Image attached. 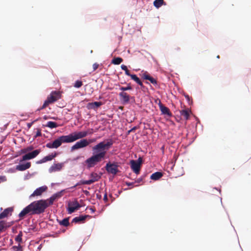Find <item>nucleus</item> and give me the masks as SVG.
Masks as SVG:
<instances>
[{
	"label": "nucleus",
	"instance_id": "1",
	"mask_svg": "<svg viewBox=\"0 0 251 251\" xmlns=\"http://www.w3.org/2000/svg\"><path fill=\"white\" fill-rule=\"evenodd\" d=\"M64 190H61L53 194L47 200L35 201L25 207L19 214V217L23 219L26 215H39L44 213L45 209L50 205H52L53 201L59 198Z\"/></svg>",
	"mask_w": 251,
	"mask_h": 251
},
{
	"label": "nucleus",
	"instance_id": "2",
	"mask_svg": "<svg viewBox=\"0 0 251 251\" xmlns=\"http://www.w3.org/2000/svg\"><path fill=\"white\" fill-rule=\"evenodd\" d=\"M114 144L112 139H108L106 142L101 141L92 147V155L85 161L87 169L94 167L98 163L100 162L106 157L108 151Z\"/></svg>",
	"mask_w": 251,
	"mask_h": 251
},
{
	"label": "nucleus",
	"instance_id": "3",
	"mask_svg": "<svg viewBox=\"0 0 251 251\" xmlns=\"http://www.w3.org/2000/svg\"><path fill=\"white\" fill-rule=\"evenodd\" d=\"M72 133L67 135H62L55 139L52 142H49L46 147L49 149H57L62 143H69L74 142Z\"/></svg>",
	"mask_w": 251,
	"mask_h": 251
},
{
	"label": "nucleus",
	"instance_id": "4",
	"mask_svg": "<svg viewBox=\"0 0 251 251\" xmlns=\"http://www.w3.org/2000/svg\"><path fill=\"white\" fill-rule=\"evenodd\" d=\"M41 152L40 149H37L32 151L30 152L27 153L25 148L17 152L15 157H17L22 154H25L23 155L22 158L19 160L20 162H23L26 160H29L35 158Z\"/></svg>",
	"mask_w": 251,
	"mask_h": 251
},
{
	"label": "nucleus",
	"instance_id": "5",
	"mask_svg": "<svg viewBox=\"0 0 251 251\" xmlns=\"http://www.w3.org/2000/svg\"><path fill=\"white\" fill-rule=\"evenodd\" d=\"M118 167L119 165L117 162H113L111 163L109 161L106 164L105 168L108 174L116 175L120 172L118 169Z\"/></svg>",
	"mask_w": 251,
	"mask_h": 251
},
{
	"label": "nucleus",
	"instance_id": "6",
	"mask_svg": "<svg viewBox=\"0 0 251 251\" xmlns=\"http://www.w3.org/2000/svg\"><path fill=\"white\" fill-rule=\"evenodd\" d=\"M82 206L78 203L76 199H75L73 201H69L67 207L68 213L71 214L75 210L79 209Z\"/></svg>",
	"mask_w": 251,
	"mask_h": 251
},
{
	"label": "nucleus",
	"instance_id": "7",
	"mask_svg": "<svg viewBox=\"0 0 251 251\" xmlns=\"http://www.w3.org/2000/svg\"><path fill=\"white\" fill-rule=\"evenodd\" d=\"M90 142L88 141L86 139H82L76 142L71 148L72 151L85 148L88 146L90 144Z\"/></svg>",
	"mask_w": 251,
	"mask_h": 251
},
{
	"label": "nucleus",
	"instance_id": "8",
	"mask_svg": "<svg viewBox=\"0 0 251 251\" xmlns=\"http://www.w3.org/2000/svg\"><path fill=\"white\" fill-rule=\"evenodd\" d=\"M74 141H75L78 139H82V138L85 137L88 134L87 131H81L79 132H74L72 133Z\"/></svg>",
	"mask_w": 251,
	"mask_h": 251
},
{
	"label": "nucleus",
	"instance_id": "9",
	"mask_svg": "<svg viewBox=\"0 0 251 251\" xmlns=\"http://www.w3.org/2000/svg\"><path fill=\"white\" fill-rule=\"evenodd\" d=\"M119 96L121 102L124 104L128 103L131 99H134V97H131L127 93L124 92H120Z\"/></svg>",
	"mask_w": 251,
	"mask_h": 251
},
{
	"label": "nucleus",
	"instance_id": "10",
	"mask_svg": "<svg viewBox=\"0 0 251 251\" xmlns=\"http://www.w3.org/2000/svg\"><path fill=\"white\" fill-rule=\"evenodd\" d=\"M60 98V94L59 92L54 91H52L50 95L48 96L47 100H49L50 102L53 103L56 101L58 99H59Z\"/></svg>",
	"mask_w": 251,
	"mask_h": 251
},
{
	"label": "nucleus",
	"instance_id": "11",
	"mask_svg": "<svg viewBox=\"0 0 251 251\" xmlns=\"http://www.w3.org/2000/svg\"><path fill=\"white\" fill-rule=\"evenodd\" d=\"M129 164L130 165V168L133 172L138 175L140 173V170L141 168V166L139 165L134 160L132 159L129 161Z\"/></svg>",
	"mask_w": 251,
	"mask_h": 251
},
{
	"label": "nucleus",
	"instance_id": "12",
	"mask_svg": "<svg viewBox=\"0 0 251 251\" xmlns=\"http://www.w3.org/2000/svg\"><path fill=\"white\" fill-rule=\"evenodd\" d=\"M90 179L87 180L88 185H90L97 181H98L101 177L97 173L92 172L89 176Z\"/></svg>",
	"mask_w": 251,
	"mask_h": 251
},
{
	"label": "nucleus",
	"instance_id": "13",
	"mask_svg": "<svg viewBox=\"0 0 251 251\" xmlns=\"http://www.w3.org/2000/svg\"><path fill=\"white\" fill-rule=\"evenodd\" d=\"M64 163H65L64 162L58 163L57 164L54 163L49 169V172L50 173H51L52 172L60 171L62 169V167L64 166Z\"/></svg>",
	"mask_w": 251,
	"mask_h": 251
},
{
	"label": "nucleus",
	"instance_id": "14",
	"mask_svg": "<svg viewBox=\"0 0 251 251\" xmlns=\"http://www.w3.org/2000/svg\"><path fill=\"white\" fill-rule=\"evenodd\" d=\"M31 167V163L30 162H26L23 163L20 162V163L16 166V170L19 171H24Z\"/></svg>",
	"mask_w": 251,
	"mask_h": 251
},
{
	"label": "nucleus",
	"instance_id": "15",
	"mask_svg": "<svg viewBox=\"0 0 251 251\" xmlns=\"http://www.w3.org/2000/svg\"><path fill=\"white\" fill-rule=\"evenodd\" d=\"M48 187L44 185L36 188L34 191L30 196V197H34L35 196H40L44 192L46 191Z\"/></svg>",
	"mask_w": 251,
	"mask_h": 251
},
{
	"label": "nucleus",
	"instance_id": "16",
	"mask_svg": "<svg viewBox=\"0 0 251 251\" xmlns=\"http://www.w3.org/2000/svg\"><path fill=\"white\" fill-rule=\"evenodd\" d=\"M88 215H80L78 216L75 217L72 221V223L78 224L79 223H84L87 217H90Z\"/></svg>",
	"mask_w": 251,
	"mask_h": 251
},
{
	"label": "nucleus",
	"instance_id": "17",
	"mask_svg": "<svg viewBox=\"0 0 251 251\" xmlns=\"http://www.w3.org/2000/svg\"><path fill=\"white\" fill-rule=\"evenodd\" d=\"M159 109L162 115H167L170 117L172 116L173 115L170 112L169 109L164 106L163 104H159Z\"/></svg>",
	"mask_w": 251,
	"mask_h": 251
},
{
	"label": "nucleus",
	"instance_id": "18",
	"mask_svg": "<svg viewBox=\"0 0 251 251\" xmlns=\"http://www.w3.org/2000/svg\"><path fill=\"white\" fill-rule=\"evenodd\" d=\"M13 208L12 207H10L4 209L3 212L0 213V220L5 217H7L9 214H11V213L13 212Z\"/></svg>",
	"mask_w": 251,
	"mask_h": 251
},
{
	"label": "nucleus",
	"instance_id": "19",
	"mask_svg": "<svg viewBox=\"0 0 251 251\" xmlns=\"http://www.w3.org/2000/svg\"><path fill=\"white\" fill-rule=\"evenodd\" d=\"M163 176V174L161 172H156L154 173H153L151 176L150 178L151 180L156 181L159 180L160 178H161Z\"/></svg>",
	"mask_w": 251,
	"mask_h": 251
},
{
	"label": "nucleus",
	"instance_id": "20",
	"mask_svg": "<svg viewBox=\"0 0 251 251\" xmlns=\"http://www.w3.org/2000/svg\"><path fill=\"white\" fill-rule=\"evenodd\" d=\"M103 104V103L101 101H94L93 102H90L88 104V107L89 109H97L100 107Z\"/></svg>",
	"mask_w": 251,
	"mask_h": 251
},
{
	"label": "nucleus",
	"instance_id": "21",
	"mask_svg": "<svg viewBox=\"0 0 251 251\" xmlns=\"http://www.w3.org/2000/svg\"><path fill=\"white\" fill-rule=\"evenodd\" d=\"M57 221L60 226H62L65 227H67L70 225L69 217L65 218L62 220L57 219Z\"/></svg>",
	"mask_w": 251,
	"mask_h": 251
},
{
	"label": "nucleus",
	"instance_id": "22",
	"mask_svg": "<svg viewBox=\"0 0 251 251\" xmlns=\"http://www.w3.org/2000/svg\"><path fill=\"white\" fill-rule=\"evenodd\" d=\"M131 79L136 82L138 85H139L142 88H144L145 87L143 85L141 79L137 76L135 74H132V75L130 76Z\"/></svg>",
	"mask_w": 251,
	"mask_h": 251
},
{
	"label": "nucleus",
	"instance_id": "23",
	"mask_svg": "<svg viewBox=\"0 0 251 251\" xmlns=\"http://www.w3.org/2000/svg\"><path fill=\"white\" fill-rule=\"evenodd\" d=\"M57 155V153L56 152H54L51 153L49 154L48 155L45 156L44 157L45 162L49 161H51L54 157H55Z\"/></svg>",
	"mask_w": 251,
	"mask_h": 251
},
{
	"label": "nucleus",
	"instance_id": "24",
	"mask_svg": "<svg viewBox=\"0 0 251 251\" xmlns=\"http://www.w3.org/2000/svg\"><path fill=\"white\" fill-rule=\"evenodd\" d=\"M153 4L154 6L157 9L159 8L163 5H166V3L164 2V0H155Z\"/></svg>",
	"mask_w": 251,
	"mask_h": 251
},
{
	"label": "nucleus",
	"instance_id": "25",
	"mask_svg": "<svg viewBox=\"0 0 251 251\" xmlns=\"http://www.w3.org/2000/svg\"><path fill=\"white\" fill-rule=\"evenodd\" d=\"M46 126L49 127L51 129L55 128L58 127V124L53 121H49L47 122V124L45 125Z\"/></svg>",
	"mask_w": 251,
	"mask_h": 251
},
{
	"label": "nucleus",
	"instance_id": "26",
	"mask_svg": "<svg viewBox=\"0 0 251 251\" xmlns=\"http://www.w3.org/2000/svg\"><path fill=\"white\" fill-rule=\"evenodd\" d=\"M119 90L122 92H125L126 91L132 90L131 84L130 83H127L126 86H119Z\"/></svg>",
	"mask_w": 251,
	"mask_h": 251
},
{
	"label": "nucleus",
	"instance_id": "27",
	"mask_svg": "<svg viewBox=\"0 0 251 251\" xmlns=\"http://www.w3.org/2000/svg\"><path fill=\"white\" fill-rule=\"evenodd\" d=\"M123 61V59L120 57H114L111 60V63L114 65H119Z\"/></svg>",
	"mask_w": 251,
	"mask_h": 251
},
{
	"label": "nucleus",
	"instance_id": "28",
	"mask_svg": "<svg viewBox=\"0 0 251 251\" xmlns=\"http://www.w3.org/2000/svg\"><path fill=\"white\" fill-rule=\"evenodd\" d=\"M180 114L184 116L186 120H188L190 117L189 111L188 109H183L180 111Z\"/></svg>",
	"mask_w": 251,
	"mask_h": 251
},
{
	"label": "nucleus",
	"instance_id": "29",
	"mask_svg": "<svg viewBox=\"0 0 251 251\" xmlns=\"http://www.w3.org/2000/svg\"><path fill=\"white\" fill-rule=\"evenodd\" d=\"M80 185H88L87 180H83V179L80 180L79 181H78L77 183H76L74 186H72L71 187V189L75 188L77 186Z\"/></svg>",
	"mask_w": 251,
	"mask_h": 251
},
{
	"label": "nucleus",
	"instance_id": "30",
	"mask_svg": "<svg viewBox=\"0 0 251 251\" xmlns=\"http://www.w3.org/2000/svg\"><path fill=\"white\" fill-rule=\"evenodd\" d=\"M22 236H23V233L21 231L19 233V234L16 236L15 240L16 242L22 243Z\"/></svg>",
	"mask_w": 251,
	"mask_h": 251
},
{
	"label": "nucleus",
	"instance_id": "31",
	"mask_svg": "<svg viewBox=\"0 0 251 251\" xmlns=\"http://www.w3.org/2000/svg\"><path fill=\"white\" fill-rule=\"evenodd\" d=\"M14 221H11L10 222H6V221H4V223H3V225L4 226V230L6 229L10 226H11L12 225L14 224Z\"/></svg>",
	"mask_w": 251,
	"mask_h": 251
},
{
	"label": "nucleus",
	"instance_id": "32",
	"mask_svg": "<svg viewBox=\"0 0 251 251\" xmlns=\"http://www.w3.org/2000/svg\"><path fill=\"white\" fill-rule=\"evenodd\" d=\"M83 85V83L81 80H77L75 82V83L74 84V86L75 88H79L81 87Z\"/></svg>",
	"mask_w": 251,
	"mask_h": 251
},
{
	"label": "nucleus",
	"instance_id": "33",
	"mask_svg": "<svg viewBox=\"0 0 251 251\" xmlns=\"http://www.w3.org/2000/svg\"><path fill=\"white\" fill-rule=\"evenodd\" d=\"M183 95L186 99L188 104L190 105H192L193 104V101L190 98L189 96L185 93H184Z\"/></svg>",
	"mask_w": 251,
	"mask_h": 251
},
{
	"label": "nucleus",
	"instance_id": "34",
	"mask_svg": "<svg viewBox=\"0 0 251 251\" xmlns=\"http://www.w3.org/2000/svg\"><path fill=\"white\" fill-rule=\"evenodd\" d=\"M50 103V101L49 100H48L47 99L44 101L42 106L40 107V108L38 109V111H40L42 109H43L44 108H46L47 106H48Z\"/></svg>",
	"mask_w": 251,
	"mask_h": 251
},
{
	"label": "nucleus",
	"instance_id": "35",
	"mask_svg": "<svg viewBox=\"0 0 251 251\" xmlns=\"http://www.w3.org/2000/svg\"><path fill=\"white\" fill-rule=\"evenodd\" d=\"M37 231V229L34 225H31L29 226V227L28 229V232H30L31 231L36 232Z\"/></svg>",
	"mask_w": 251,
	"mask_h": 251
},
{
	"label": "nucleus",
	"instance_id": "36",
	"mask_svg": "<svg viewBox=\"0 0 251 251\" xmlns=\"http://www.w3.org/2000/svg\"><path fill=\"white\" fill-rule=\"evenodd\" d=\"M12 249L14 250V251H22V247L19 244L18 246H14L12 247Z\"/></svg>",
	"mask_w": 251,
	"mask_h": 251
},
{
	"label": "nucleus",
	"instance_id": "37",
	"mask_svg": "<svg viewBox=\"0 0 251 251\" xmlns=\"http://www.w3.org/2000/svg\"><path fill=\"white\" fill-rule=\"evenodd\" d=\"M148 80L150 81L151 83H152L153 85H154L155 86L157 85V80L151 76L149 78V79Z\"/></svg>",
	"mask_w": 251,
	"mask_h": 251
},
{
	"label": "nucleus",
	"instance_id": "38",
	"mask_svg": "<svg viewBox=\"0 0 251 251\" xmlns=\"http://www.w3.org/2000/svg\"><path fill=\"white\" fill-rule=\"evenodd\" d=\"M151 77V75H149L147 72H145V73H144L143 75H142V77L143 79H145V80H149V78Z\"/></svg>",
	"mask_w": 251,
	"mask_h": 251
},
{
	"label": "nucleus",
	"instance_id": "39",
	"mask_svg": "<svg viewBox=\"0 0 251 251\" xmlns=\"http://www.w3.org/2000/svg\"><path fill=\"white\" fill-rule=\"evenodd\" d=\"M147 174H143L140 177L137 178V179L135 181L136 183H140L143 181V180L146 177Z\"/></svg>",
	"mask_w": 251,
	"mask_h": 251
},
{
	"label": "nucleus",
	"instance_id": "40",
	"mask_svg": "<svg viewBox=\"0 0 251 251\" xmlns=\"http://www.w3.org/2000/svg\"><path fill=\"white\" fill-rule=\"evenodd\" d=\"M41 130L40 129H38L35 135L34 136V139L36 138L37 137L41 136Z\"/></svg>",
	"mask_w": 251,
	"mask_h": 251
},
{
	"label": "nucleus",
	"instance_id": "41",
	"mask_svg": "<svg viewBox=\"0 0 251 251\" xmlns=\"http://www.w3.org/2000/svg\"><path fill=\"white\" fill-rule=\"evenodd\" d=\"M26 151L27 153L30 152L31 151H32L34 149V147L32 145H30L29 146H28L26 148H25Z\"/></svg>",
	"mask_w": 251,
	"mask_h": 251
},
{
	"label": "nucleus",
	"instance_id": "42",
	"mask_svg": "<svg viewBox=\"0 0 251 251\" xmlns=\"http://www.w3.org/2000/svg\"><path fill=\"white\" fill-rule=\"evenodd\" d=\"M134 161L141 166V164L143 163V160L142 157L140 156L137 160H134Z\"/></svg>",
	"mask_w": 251,
	"mask_h": 251
},
{
	"label": "nucleus",
	"instance_id": "43",
	"mask_svg": "<svg viewBox=\"0 0 251 251\" xmlns=\"http://www.w3.org/2000/svg\"><path fill=\"white\" fill-rule=\"evenodd\" d=\"M4 223V220H1L0 221V233L4 230L3 224Z\"/></svg>",
	"mask_w": 251,
	"mask_h": 251
},
{
	"label": "nucleus",
	"instance_id": "44",
	"mask_svg": "<svg viewBox=\"0 0 251 251\" xmlns=\"http://www.w3.org/2000/svg\"><path fill=\"white\" fill-rule=\"evenodd\" d=\"M138 127L137 126H134L132 128H131L130 129L128 130L127 132V134L128 135L130 134V132L134 131L135 130L137 129Z\"/></svg>",
	"mask_w": 251,
	"mask_h": 251
},
{
	"label": "nucleus",
	"instance_id": "45",
	"mask_svg": "<svg viewBox=\"0 0 251 251\" xmlns=\"http://www.w3.org/2000/svg\"><path fill=\"white\" fill-rule=\"evenodd\" d=\"M6 181V177L4 176H0V183Z\"/></svg>",
	"mask_w": 251,
	"mask_h": 251
},
{
	"label": "nucleus",
	"instance_id": "46",
	"mask_svg": "<svg viewBox=\"0 0 251 251\" xmlns=\"http://www.w3.org/2000/svg\"><path fill=\"white\" fill-rule=\"evenodd\" d=\"M38 120V119H36L35 120H34L31 123H27V128L29 129L30 128L31 126H32V125L35 122H36Z\"/></svg>",
	"mask_w": 251,
	"mask_h": 251
},
{
	"label": "nucleus",
	"instance_id": "47",
	"mask_svg": "<svg viewBox=\"0 0 251 251\" xmlns=\"http://www.w3.org/2000/svg\"><path fill=\"white\" fill-rule=\"evenodd\" d=\"M31 176V175L28 172L26 175L24 176V179L26 180L28 179Z\"/></svg>",
	"mask_w": 251,
	"mask_h": 251
},
{
	"label": "nucleus",
	"instance_id": "48",
	"mask_svg": "<svg viewBox=\"0 0 251 251\" xmlns=\"http://www.w3.org/2000/svg\"><path fill=\"white\" fill-rule=\"evenodd\" d=\"M135 183H136L135 181L134 182H126V184L128 186H133Z\"/></svg>",
	"mask_w": 251,
	"mask_h": 251
},
{
	"label": "nucleus",
	"instance_id": "49",
	"mask_svg": "<svg viewBox=\"0 0 251 251\" xmlns=\"http://www.w3.org/2000/svg\"><path fill=\"white\" fill-rule=\"evenodd\" d=\"M45 161L44 158L43 157L42 159L37 161L36 162V164H42V163H45Z\"/></svg>",
	"mask_w": 251,
	"mask_h": 251
},
{
	"label": "nucleus",
	"instance_id": "50",
	"mask_svg": "<svg viewBox=\"0 0 251 251\" xmlns=\"http://www.w3.org/2000/svg\"><path fill=\"white\" fill-rule=\"evenodd\" d=\"M155 102L158 105L159 107V104H162L161 101V100L159 98H157L155 100Z\"/></svg>",
	"mask_w": 251,
	"mask_h": 251
},
{
	"label": "nucleus",
	"instance_id": "51",
	"mask_svg": "<svg viewBox=\"0 0 251 251\" xmlns=\"http://www.w3.org/2000/svg\"><path fill=\"white\" fill-rule=\"evenodd\" d=\"M125 72V74L127 76H131L132 75L128 69H126Z\"/></svg>",
	"mask_w": 251,
	"mask_h": 251
},
{
	"label": "nucleus",
	"instance_id": "52",
	"mask_svg": "<svg viewBox=\"0 0 251 251\" xmlns=\"http://www.w3.org/2000/svg\"><path fill=\"white\" fill-rule=\"evenodd\" d=\"M99 67V64H97V63H94L93 65V70L95 71L96 70V69H97V68H98Z\"/></svg>",
	"mask_w": 251,
	"mask_h": 251
},
{
	"label": "nucleus",
	"instance_id": "53",
	"mask_svg": "<svg viewBox=\"0 0 251 251\" xmlns=\"http://www.w3.org/2000/svg\"><path fill=\"white\" fill-rule=\"evenodd\" d=\"M82 192L87 196H89L90 194V192L88 190H83Z\"/></svg>",
	"mask_w": 251,
	"mask_h": 251
},
{
	"label": "nucleus",
	"instance_id": "54",
	"mask_svg": "<svg viewBox=\"0 0 251 251\" xmlns=\"http://www.w3.org/2000/svg\"><path fill=\"white\" fill-rule=\"evenodd\" d=\"M103 201H105V202H107L108 201V198H107V194L106 193H105L104 195V196H103Z\"/></svg>",
	"mask_w": 251,
	"mask_h": 251
},
{
	"label": "nucleus",
	"instance_id": "55",
	"mask_svg": "<svg viewBox=\"0 0 251 251\" xmlns=\"http://www.w3.org/2000/svg\"><path fill=\"white\" fill-rule=\"evenodd\" d=\"M121 68L122 69V70H124V71H126V69H127V66L123 64L121 66Z\"/></svg>",
	"mask_w": 251,
	"mask_h": 251
},
{
	"label": "nucleus",
	"instance_id": "56",
	"mask_svg": "<svg viewBox=\"0 0 251 251\" xmlns=\"http://www.w3.org/2000/svg\"><path fill=\"white\" fill-rule=\"evenodd\" d=\"M102 198L101 195L100 193L96 194V198L98 200H101Z\"/></svg>",
	"mask_w": 251,
	"mask_h": 251
},
{
	"label": "nucleus",
	"instance_id": "57",
	"mask_svg": "<svg viewBox=\"0 0 251 251\" xmlns=\"http://www.w3.org/2000/svg\"><path fill=\"white\" fill-rule=\"evenodd\" d=\"M89 209L91 210V213H94L95 211V209L92 207L90 208Z\"/></svg>",
	"mask_w": 251,
	"mask_h": 251
},
{
	"label": "nucleus",
	"instance_id": "58",
	"mask_svg": "<svg viewBox=\"0 0 251 251\" xmlns=\"http://www.w3.org/2000/svg\"><path fill=\"white\" fill-rule=\"evenodd\" d=\"M50 118L55 120H56L58 119L57 117H51Z\"/></svg>",
	"mask_w": 251,
	"mask_h": 251
},
{
	"label": "nucleus",
	"instance_id": "59",
	"mask_svg": "<svg viewBox=\"0 0 251 251\" xmlns=\"http://www.w3.org/2000/svg\"><path fill=\"white\" fill-rule=\"evenodd\" d=\"M47 118H48V117H47V116H45L44 117V119H45V120L47 119Z\"/></svg>",
	"mask_w": 251,
	"mask_h": 251
},
{
	"label": "nucleus",
	"instance_id": "60",
	"mask_svg": "<svg viewBox=\"0 0 251 251\" xmlns=\"http://www.w3.org/2000/svg\"><path fill=\"white\" fill-rule=\"evenodd\" d=\"M101 98H102V97H101V96H100L98 99H99V100H100V99H101Z\"/></svg>",
	"mask_w": 251,
	"mask_h": 251
},
{
	"label": "nucleus",
	"instance_id": "61",
	"mask_svg": "<svg viewBox=\"0 0 251 251\" xmlns=\"http://www.w3.org/2000/svg\"><path fill=\"white\" fill-rule=\"evenodd\" d=\"M125 83H126V82H122V84H125Z\"/></svg>",
	"mask_w": 251,
	"mask_h": 251
},
{
	"label": "nucleus",
	"instance_id": "62",
	"mask_svg": "<svg viewBox=\"0 0 251 251\" xmlns=\"http://www.w3.org/2000/svg\"><path fill=\"white\" fill-rule=\"evenodd\" d=\"M12 231L14 232V228H12Z\"/></svg>",
	"mask_w": 251,
	"mask_h": 251
},
{
	"label": "nucleus",
	"instance_id": "63",
	"mask_svg": "<svg viewBox=\"0 0 251 251\" xmlns=\"http://www.w3.org/2000/svg\"><path fill=\"white\" fill-rule=\"evenodd\" d=\"M122 193V191H119V194H120Z\"/></svg>",
	"mask_w": 251,
	"mask_h": 251
},
{
	"label": "nucleus",
	"instance_id": "64",
	"mask_svg": "<svg viewBox=\"0 0 251 251\" xmlns=\"http://www.w3.org/2000/svg\"><path fill=\"white\" fill-rule=\"evenodd\" d=\"M219 57H220L219 55H218V56H217V58H219Z\"/></svg>",
	"mask_w": 251,
	"mask_h": 251
}]
</instances>
